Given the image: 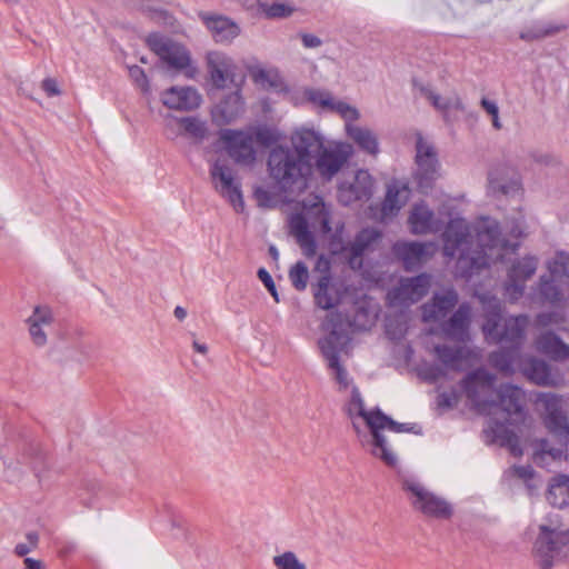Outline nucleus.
Returning a JSON list of instances; mask_svg holds the SVG:
<instances>
[{"label": "nucleus", "mask_w": 569, "mask_h": 569, "mask_svg": "<svg viewBox=\"0 0 569 569\" xmlns=\"http://www.w3.org/2000/svg\"><path fill=\"white\" fill-rule=\"evenodd\" d=\"M421 92L426 96V98L430 101V103L439 111L443 112L446 121H449V104L446 98H442L431 89L427 87L421 88Z\"/></svg>", "instance_id": "obj_48"}, {"label": "nucleus", "mask_w": 569, "mask_h": 569, "mask_svg": "<svg viewBox=\"0 0 569 569\" xmlns=\"http://www.w3.org/2000/svg\"><path fill=\"white\" fill-rule=\"evenodd\" d=\"M129 71H130V77L134 80L137 86L143 92H149L150 86H149V81H148V78H147L144 71L138 66L131 67Z\"/></svg>", "instance_id": "obj_52"}, {"label": "nucleus", "mask_w": 569, "mask_h": 569, "mask_svg": "<svg viewBox=\"0 0 569 569\" xmlns=\"http://www.w3.org/2000/svg\"><path fill=\"white\" fill-rule=\"evenodd\" d=\"M41 89L47 93L48 97L60 96L61 90L59 88V83L53 78H46L41 82Z\"/></svg>", "instance_id": "obj_55"}, {"label": "nucleus", "mask_w": 569, "mask_h": 569, "mask_svg": "<svg viewBox=\"0 0 569 569\" xmlns=\"http://www.w3.org/2000/svg\"><path fill=\"white\" fill-rule=\"evenodd\" d=\"M23 565L24 569H44V563L34 558H24Z\"/></svg>", "instance_id": "obj_58"}, {"label": "nucleus", "mask_w": 569, "mask_h": 569, "mask_svg": "<svg viewBox=\"0 0 569 569\" xmlns=\"http://www.w3.org/2000/svg\"><path fill=\"white\" fill-rule=\"evenodd\" d=\"M273 565L277 569H307L306 565L292 551H286L273 557Z\"/></svg>", "instance_id": "obj_45"}, {"label": "nucleus", "mask_w": 569, "mask_h": 569, "mask_svg": "<svg viewBox=\"0 0 569 569\" xmlns=\"http://www.w3.org/2000/svg\"><path fill=\"white\" fill-rule=\"evenodd\" d=\"M386 332H387L388 337H389L390 339H392V340L399 339V338L402 336V333H401V332H400L399 335H397L396 332L391 331V329H390V326H389V325L387 326V330H386Z\"/></svg>", "instance_id": "obj_64"}, {"label": "nucleus", "mask_w": 569, "mask_h": 569, "mask_svg": "<svg viewBox=\"0 0 569 569\" xmlns=\"http://www.w3.org/2000/svg\"><path fill=\"white\" fill-rule=\"evenodd\" d=\"M289 280L291 281L292 287L298 291L306 290L309 280V270L307 264L303 261L296 262L289 269Z\"/></svg>", "instance_id": "obj_43"}, {"label": "nucleus", "mask_w": 569, "mask_h": 569, "mask_svg": "<svg viewBox=\"0 0 569 569\" xmlns=\"http://www.w3.org/2000/svg\"><path fill=\"white\" fill-rule=\"evenodd\" d=\"M443 375L442 369L438 366H430L427 369V378L431 381L437 380Z\"/></svg>", "instance_id": "obj_60"}, {"label": "nucleus", "mask_w": 569, "mask_h": 569, "mask_svg": "<svg viewBox=\"0 0 569 569\" xmlns=\"http://www.w3.org/2000/svg\"><path fill=\"white\" fill-rule=\"evenodd\" d=\"M540 450L535 453L533 461L536 465L542 467L547 457H551L553 460L561 458L562 450L556 448H549L548 441L542 439L539 443Z\"/></svg>", "instance_id": "obj_47"}, {"label": "nucleus", "mask_w": 569, "mask_h": 569, "mask_svg": "<svg viewBox=\"0 0 569 569\" xmlns=\"http://www.w3.org/2000/svg\"><path fill=\"white\" fill-rule=\"evenodd\" d=\"M352 146L346 142H335L323 147L316 158V169L325 180H331L352 156Z\"/></svg>", "instance_id": "obj_15"}, {"label": "nucleus", "mask_w": 569, "mask_h": 569, "mask_svg": "<svg viewBox=\"0 0 569 569\" xmlns=\"http://www.w3.org/2000/svg\"><path fill=\"white\" fill-rule=\"evenodd\" d=\"M432 243L418 241H397L392 246V252L399 259L407 271L418 269L423 261L431 256Z\"/></svg>", "instance_id": "obj_22"}, {"label": "nucleus", "mask_w": 569, "mask_h": 569, "mask_svg": "<svg viewBox=\"0 0 569 569\" xmlns=\"http://www.w3.org/2000/svg\"><path fill=\"white\" fill-rule=\"evenodd\" d=\"M260 8L268 18H286L293 9L284 3L273 2L271 4L260 3Z\"/></svg>", "instance_id": "obj_49"}, {"label": "nucleus", "mask_w": 569, "mask_h": 569, "mask_svg": "<svg viewBox=\"0 0 569 569\" xmlns=\"http://www.w3.org/2000/svg\"><path fill=\"white\" fill-rule=\"evenodd\" d=\"M216 177H219L223 196L232 204L236 211H242L244 202L240 183L234 179L231 170L216 164Z\"/></svg>", "instance_id": "obj_33"}, {"label": "nucleus", "mask_w": 569, "mask_h": 569, "mask_svg": "<svg viewBox=\"0 0 569 569\" xmlns=\"http://www.w3.org/2000/svg\"><path fill=\"white\" fill-rule=\"evenodd\" d=\"M239 33L240 28L234 21L222 16H216V43H230Z\"/></svg>", "instance_id": "obj_42"}, {"label": "nucleus", "mask_w": 569, "mask_h": 569, "mask_svg": "<svg viewBox=\"0 0 569 569\" xmlns=\"http://www.w3.org/2000/svg\"><path fill=\"white\" fill-rule=\"evenodd\" d=\"M230 158L238 164L251 167L257 160V151L248 128L242 130L223 129L219 132Z\"/></svg>", "instance_id": "obj_12"}, {"label": "nucleus", "mask_w": 569, "mask_h": 569, "mask_svg": "<svg viewBox=\"0 0 569 569\" xmlns=\"http://www.w3.org/2000/svg\"><path fill=\"white\" fill-rule=\"evenodd\" d=\"M458 402V397L455 391H445L437 396V407L439 409L453 408Z\"/></svg>", "instance_id": "obj_54"}, {"label": "nucleus", "mask_w": 569, "mask_h": 569, "mask_svg": "<svg viewBox=\"0 0 569 569\" xmlns=\"http://www.w3.org/2000/svg\"><path fill=\"white\" fill-rule=\"evenodd\" d=\"M408 222L415 234L438 232L440 223L435 219L433 211L423 202L413 206Z\"/></svg>", "instance_id": "obj_29"}, {"label": "nucleus", "mask_w": 569, "mask_h": 569, "mask_svg": "<svg viewBox=\"0 0 569 569\" xmlns=\"http://www.w3.org/2000/svg\"><path fill=\"white\" fill-rule=\"evenodd\" d=\"M549 271L565 280L569 295V253L559 252L556 259L549 263Z\"/></svg>", "instance_id": "obj_44"}, {"label": "nucleus", "mask_w": 569, "mask_h": 569, "mask_svg": "<svg viewBox=\"0 0 569 569\" xmlns=\"http://www.w3.org/2000/svg\"><path fill=\"white\" fill-rule=\"evenodd\" d=\"M430 283L431 277L427 273L403 279L397 288L388 292V299L393 306H410L428 293Z\"/></svg>", "instance_id": "obj_17"}, {"label": "nucleus", "mask_w": 569, "mask_h": 569, "mask_svg": "<svg viewBox=\"0 0 569 569\" xmlns=\"http://www.w3.org/2000/svg\"><path fill=\"white\" fill-rule=\"evenodd\" d=\"M323 267V273L311 283L315 303L318 308L330 310L336 308L347 293V287L341 280L333 279L327 260L319 258L317 269Z\"/></svg>", "instance_id": "obj_10"}, {"label": "nucleus", "mask_w": 569, "mask_h": 569, "mask_svg": "<svg viewBox=\"0 0 569 569\" xmlns=\"http://www.w3.org/2000/svg\"><path fill=\"white\" fill-rule=\"evenodd\" d=\"M480 106L489 116H491V118L496 117V114H499V108L497 103L492 100L482 98L480 101Z\"/></svg>", "instance_id": "obj_57"}, {"label": "nucleus", "mask_w": 569, "mask_h": 569, "mask_svg": "<svg viewBox=\"0 0 569 569\" xmlns=\"http://www.w3.org/2000/svg\"><path fill=\"white\" fill-rule=\"evenodd\" d=\"M402 490L407 493L413 510L428 518L446 520L453 515V507L449 501L429 490L416 478L402 479Z\"/></svg>", "instance_id": "obj_8"}, {"label": "nucleus", "mask_w": 569, "mask_h": 569, "mask_svg": "<svg viewBox=\"0 0 569 569\" xmlns=\"http://www.w3.org/2000/svg\"><path fill=\"white\" fill-rule=\"evenodd\" d=\"M301 40L306 48H318L322 44L321 39L311 33H303Z\"/></svg>", "instance_id": "obj_56"}, {"label": "nucleus", "mask_w": 569, "mask_h": 569, "mask_svg": "<svg viewBox=\"0 0 569 569\" xmlns=\"http://www.w3.org/2000/svg\"><path fill=\"white\" fill-rule=\"evenodd\" d=\"M346 132L362 151L371 156H376L379 152L378 138L372 130L347 123Z\"/></svg>", "instance_id": "obj_35"}, {"label": "nucleus", "mask_w": 569, "mask_h": 569, "mask_svg": "<svg viewBox=\"0 0 569 569\" xmlns=\"http://www.w3.org/2000/svg\"><path fill=\"white\" fill-rule=\"evenodd\" d=\"M485 322L482 332L489 342L500 345V349L489 355L490 365L506 375H512L516 366L521 363V348L525 332L529 325L527 315L510 316L502 320L501 303L491 298L485 303Z\"/></svg>", "instance_id": "obj_3"}, {"label": "nucleus", "mask_w": 569, "mask_h": 569, "mask_svg": "<svg viewBox=\"0 0 569 569\" xmlns=\"http://www.w3.org/2000/svg\"><path fill=\"white\" fill-rule=\"evenodd\" d=\"M307 99L313 103L318 104L323 109H327L331 112L338 113L347 123H351L360 118V113L357 108L350 106L349 103L335 100L330 92L318 89H309L306 91Z\"/></svg>", "instance_id": "obj_24"}, {"label": "nucleus", "mask_w": 569, "mask_h": 569, "mask_svg": "<svg viewBox=\"0 0 569 569\" xmlns=\"http://www.w3.org/2000/svg\"><path fill=\"white\" fill-rule=\"evenodd\" d=\"M376 412H377V408H375L370 411L366 410L361 393H360L359 389L356 386H353L351 389V398L347 405V413L352 419L353 429L358 433L359 438H361L362 435H361L360 428H359L358 423L356 422L355 418L356 417L362 418L363 421L366 422V425L368 426V420H369L370 416L375 415Z\"/></svg>", "instance_id": "obj_39"}, {"label": "nucleus", "mask_w": 569, "mask_h": 569, "mask_svg": "<svg viewBox=\"0 0 569 569\" xmlns=\"http://www.w3.org/2000/svg\"><path fill=\"white\" fill-rule=\"evenodd\" d=\"M496 376L485 368L469 372L460 382L467 399L479 412H491L500 408L502 420L492 419L490 432L493 441L507 447L515 457L522 455L519 438L507 425H515L525 419L523 392L513 385L505 383L495 387Z\"/></svg>", "instance_id": "obj_1"}, {"label": "nucleus", "mask_w": 569, "mask_h": 569, "mask_svg": "<svg viewBox=\"0 0 569 569\" xmlns=\"http://www.w3.org/2000/svg\"><path fill=\"white\" fill-rule=\"evenodd\" d=\"M546 410L545 425L550 433L560 441L569 440V419L563 410L562 400L552 393H545L540 397Z\"/></svg>", "instance_id": "obj_18"}, {"label": "nucleus", "mask_w": 569, "mask_h": 569, "mask_svg": "<svg viewBox=\"0 0 569 569\" xmlns=\"http://www.w3.org/2000/svg\"><path fill=\"white\" fill-rule=\"evenodd\" d=\"M566 29L565 24L555 22L538 21L528 29L520 32V39L525 41L540 40L553 36Z\"/></svg>", "instance_id": "obj_40"}, {"label": "nucleus", "mask_w": 569, "mask_h": 569, "mask_svg": "<svg viewBox=\"0 0 569 569\" xmlns=\"http://www.w3.org/2000/svg\"><path fill=\"white\" fill-rule=\"evenodd\" d=\"M373 193V179L367 170H358L351 183L341 182L338 187V200L343 206L355 201L369 200Z\"/></svg>", "instance_id": "obj_20"}, {"label": "nucleus", "mask_w": 569, "mask_h": 569, "mask_svg": "<svg viewBox=\"0 0 569 569\" xmlns=\"http://www.w3.org/2000/svg\"><path fill=\"white\" fill-rule=\"evenodd\" d=\"M410 189L406 182L392 180L387 187V193L382 202V214H396L408 201Z\"/></svg>", "instance_id": "obj_30"}, {"label": "nucleus", "mask_w": 569, "mask_h": 569, "mask_svg": "<svg viewBox=\"0 0 569 569\" xmlns=\"http://www.w3.org/2000/svg\"><path fill=\"white\" fill-rule=\"evenodd\" d=\"M458 301L459 296L453 288L435 292L431 300L421 307L423 321H439L445 319L456 307Z\"/></svg>", "instance_id": "obj_23"}, {"label": "nucleus", "mask_w": 569, "mask_h": 569, "mask_svg": "<svg viewBox=\"0 0 569 569\" xmlns=\"http://www.w3.org/2000/svg\"><path fill=\"white\" fill-rule=\"evenodd\" d=\"M257 274H258V278L260 279V281L267 288V290L270 292V295L272 296L274 301L279 302L280 301L279 295H278V291H277V288H276V284H274V281H273L271 274L264 268H260L258 270Z\"/></svg>", "instance_id": "obj_51"}, {"label": "nucleus", "mask_w": 569, "mask_h": 569, "mask_svg": "<svg viewBox=\"0 0 569 569\" xmlns=\"http://www.w3.org/2000/svg\"><path fill=\"white\" fill-rule=\"evenodd\" d=\"M536 348L553 360L569 359V346L552 331L541 332L536 339Z\"/></svg>", "instance_id": "obj_32"}, {"label": "nucleus", "mask_w": 569, "mask_h": 569, "mask_svg": "<svg viewBox=\"0 0 569 569\" xmlns=\"http://www.w3.org/2000/svg\"><path fill=\"white\" fill-rule=\"evenodd\" d=\"M433 350L439 361L446 368L452 370H460L462 361L467 359L469 355V350L466 347L436 345Z\"/></svg>", "instance_id": "obj_36"}, {"label": "nucleus", "mask_w": 569, "mask_h": 569, "mask_svg": "<svg viewBox=\"0 0 569 569\" xmlns=\"http://www.w3.org/2000/svg\"><path fill=\"white\" fill-rule=\"evenodd\" d=\"M448 104H449V111L450 110L465 111V104L458 96L450 98L448 100Z\"/></svg>", "instance_id": "obj_59"}, {"label": "nucleus", "mask_w": 569, "mask_h": 569, "mask_svg": "<svg viewBox=\"0 0 569 569\" xmlns=\"http://www.w3.org/2000/svg\"><path fill=\"white\" fill-rule=\"evenodd\" d=\"M167 128H171V122H176L179 128V134L186 136L194 143L199 144L210 136V128L206 120L190 116V117H168Z\"/></svg>", "instance_id": "obj_27"}, {"label": "nucleus", "mask_w": 569, "mask_h": 569, "mask_svg": "<svg viewBox=\"0 0 569 569\" xmlns=\"http://www.w3.org/2000/svg\"><path fill=\"white\" fill-rule=\"evenodd\" d=\"M270 177L281 189H291L298 182H302L309 174L311 163L302 159V156L292 151L289 146H277L271 149L267 161Z\"/></svg>", "instance_id": "obj_6"}, {"label": "nucleus", "mask_w": 569, "mask_h": 569, "mask_svg": "<svg viewBox=\"0 0 569 569\" xmlns=\"http://www.w3.org/2000/svg\"><path fill=\"white\" fill-rule=\"evenodd\" d=\"M247 128L251 133L253 143L256 142L262 148H270L277 144L282 138L277 128L267 124L250 126Z\"/></svg>", "instance_id": "obj_41"}, {"label": "nucleus", "mask_w": 569, "mask_h": 569, "mask_svg": "<svg viewBox=\"0 0 569 569\" xmlns=\"http://www.w3.org/2000/svg\"><path fill=\"white\" fill-rule=\"evenodd\" d=\"M566 549L569 550V529L547 525L539 526L533 552L541 569H552L555 561Z\"/></svg>", "instance_id": "obj_9"}, {"label": "nucleus", "mask_w": 569, "mask_h": 569, "mask_svg": "<svg viewBox=\"0 0 569 569\" xmlns=\"http://www.w3.org/2000/svg\"><path fill=\"white\" fill-rule=\"evenodd\" d=\"M291 150L302 156V159L311 163L313 153H319L325 147V137L315 128H297L290 137Z\"/></svg>", "instance_id": "obj_21"}, {"label": "nucleus", "mask_w": 569, "mask_h": 569, "mask_svg": "<svg viewBox=\"0 0 569 569\" xmlns=\"http://www.w3.org/2000/svg\"><path fill=\"white\" fill-rule=\"evenodd\" d=\"M173 316L179 322H182L187 318L188 311L186 308L177 306L173 310Z\"/></svg>", "instance_id": "obj_62"}, {"label": "nucleus", "mask_w": 569, "mask_h": 569, "mask_svg": "<svg viewBox=\"0 0 569 569\" xmlns=\"http://www.w3.org/2000/svg\"><path fill=\"white\" fill-rule=\"evenodd\" d=\"M39 543V535L34 531L28 532L26 535V541L19 542L14 547V555L18 557H24L32 550L38 547Z\"/></svg>", "instance_id": "obj_50"}, {"label": "nucleus", "mask_w": 569, "mask_h": 569, "mask_svg": "<svg viewBox=\"0 0 569 569\" xmlns=\"http://www.w3.org/2000/svg\"><path fill=\"white\" fill-rule=\"evenodd\" d=\"M508 473L515 475L522 479L528 488L529 495L533 493L536 486L532 483L535 477V470L530 465L527 466H513Z\"/></svg>", "instance_id": "obj_46"}, {"label": "nucleus", "mask_w": 569, "mask_h": 569, "mask_svg": "<svg viewBox=\"0 0 569 569\" xmlns=\"http://www.w3.org/2000/svg\"><path fill=\"white\" fill-rule=\"evenodd\" d=\"M368 428L371 433V440L367 439V441L371 443V453L389 467H395L398 459L388 445L386 437L381 433V430L388 429L397 433H421V428L416 423L397 422L391 417L383 413L379 408H377V412L375 415L370 416L368 420Z\"/></svg>", "instance_id": "obj_7"}, {"label": "nucleus", "mask_w": 569, "mask_h": 569, "mask_svg": "<svg viewBox=\"0 0 569 569\" xmlns=\"http://www.w3.org/2000/svg\"><path fill=\"white\" fill-rule=\"evenodd\" d=\"M520 370L535 385L552 386L556 382V377L545 360L535 357L523 358L520 363Z\"/></svg>", "instance_id": "obj_28"}, {"label": "nucleus", "mask_w": 569, "mask_h": 569, "mask_svg": "<svg viewBox=\"0 0 569 569\" xmlns=\"http://www.w3.org/2000/svg\"><path fill=\"white\" fill-rule=\"evenodd\" d=\"M537 268L538 258L535 256L529 254L512 261L503 286V295L510 302H516L523 296L526 281L536 273Z\"/></svg>", "instance_id": "obj_13"}, {"label": "nucleus", "mask_w": 569, "mask_h": 569, "mask_svg": "<svg viewBox=\"0 0 569 569\" xmlns=\"http://www.w3.org/2000/svg\"><path fill=\"white\" fill-rule=\"evenodd\" d=\"M290 228L305 253L308 256L313 254L317 246L306 219L302 216L292 217L290 220Z\"/></svg>", "instance_id": "obj_38"}, {"label": "nucleus", "mask_w": 569, "mask_h": 569, "mask_svg": "<svg viewBox=\"0 0 569 569\" xmlns=\"http://www.w3.org/2000/svg\"><path fill=\"white\" fill-rule=\"evenodd\" d=\"M243 81L244 74L233 60L216 52V114L224 122L237 119L244 110L240 94Z\"/></svg>", "instance_id": "obj_4"}, {"label": "nucleus", "mask_w": 569, "mask_h": 569, "mask_svg": "<svg viewBox=\"0 0 569 569\" xmlns=\"http://www.w3.org/2000/svg\"><path fill=\"white\" fill-rule=\"evenodd\" d=\"M349 327L350 322L343 313L330 312L322 322V330L327 335L318 341L321 355L340 389H347L350 385L349 373L340 363V355L347 350L351 340Z\"/></svg>", "instance_id": "obj_5"}, {"label": "nucleus", "mask_w": 569, "mask_h": 569, "mask_svg": "<svg viewBox=\"0 0 569 569\" xmlns=\"http://www.w3.org/2000/svg\"><path fill=\"white\" fill-rule=\"evenodd\" d=\"M507 168L497 167L488 173V188L492 193L510 194L519 190L520 182L517 178H507Z\"/></svg>", "instance_id": "obj_34"}, {"label": "nucleus", "mask_w": 569, "mask_h": 569, "mask_svg": "<svg viewBox=\"0 0 569 569\" xmlns=\"http://www.w3.org/2000/svg\"><path fill=\"white\" fill-rule=\"evenodd\" d=\"M560 317L555 311L540 312L537 315L535 319V325L537 328H546L553 323H559Z\"/></svg>", "instance_id": "obj_53"}, {"label": "nucleus", "mask_w": 569, "mask_h": 569, "mask_svg": "<svg viewBox=\"0 0 569 569\" xmlns=\"http://www.w3.org/2000/svg\"><path fill=\"white\" fill-rule=\"evenodd\" d=\"M442 239L443 254L448 258L457 257V273L466 279L489 266L490 256L487 250L498 247L501 242L498 224L492 223L477 232L475 246L469 226L462 218L449 220Z\"/></svg>", "instance_id": "obj_2"}, {"label": "nucleus", "mask_w": 569, "mask_h": 569, "mask_svg": "<svg viewBox=\"0 0 569 569\" xmlns=\"http://www.w3.org/2000/svg\"><path fill=\"white\" fill-rule=\"evenodd\" d=\"M268 251H269V254L271 256V258H272L273 260H276V261H277V260L279 259V251H278V249L276 248V246L271 244V246L269 247Z\"/></svg>", "instance_id": "obj_63"}, {"label": "nucleus", "mask_w": 569, "mask_h": 569, "mask_svg": "<svg viewBox=\"0 0 569 569\" xmlns=\"http://www.w3.org/2000/svg\"><path fill=\"white\" fill-rule=\"evenodd\" d=\"M192 348L196 352L203 355V356L208 355V352H209V346L199 341L198 339H193Z\"/></svg>", "instance_id": "obj_61"}, {"label": "nucleus", "mask_w": 569, "mask_h": 569, "mask_svg": "<svg viewBox=\"0 0 569 569\" xmlns=\"http://www.w3.org/2000/svg\"><path fill=\"white\" fill-rule=\"evenodd\" d=\"M381 233L373 228H365L360 230L352 242H350L345 250L349 252V262L352 268L362 266V257L363 254L372 249L373 243H376Z\"/></svg>", "instance_id": "obj_26"}, {"label": "nucleus", "mask_w": 569, "mask_h": 569, "mask_svg": "<svg viewBox=\"0 0 569 569\" xmlns=\"http://www.w3.org/2000/svg\"><path fill=\"white\" fill-rule=\"evenodd\" d=\"M162 104L174 111H192L202 103V97L192 87L173 86L163 90L160 94Z\"/></svg>", "instance_id": "obj_19"}, {"label": "nucleus", "mask_w": 569, "mask_h": 569, "mask_svg": "<svg viewBox=\"0 0 569 569\" xmlns=\"http://www.w3.org/2000/svg\"><path fill=\"white\" fill-rule=\"evenodd\" d=\"M470 323L471 307L468 302H462L451 317L441 325V330L446 338L457 342H466L469 340Z\"/></svg>", "instance_id": "obj_25"}, {"label": "nucleus", "mask_w": 569, "mask_h": 569, "mask_svg": "<svg viewBox=\"0 0 569 569\" xmlns=\"http://www.w3.org/2000/svg\"><path fill=\"white\" fill-rule=\"evenodd\" d=\"M538 291L542 302L556 306L563 301L567 287L563 279L550 272L539 278Z\"/></svg>", "instance_id": "obj_31"}, {"label": "nucleus", "mask_w": 569, "mask_h": 569, "mask_svg": "<svg viewBox=\"0 0 569 569\" xmlns=\"http://www.w3.org/2000/svg\"><path fill=\"white\" fill-rule=\"evenodd\" d=\"M147 43L169 67L184 71L189 78L197 74V69L192 66L188 51L179 43L158 33L150 34L147 38Z\"/></svg>", "instance_id": "obj_11"}, {"label": "nucleus", "mask_w": 569, "mask_h": 569, "mask_svg": "<svg viewBox=\"0 0 569 569\" xmlns=\"http://www.w3.org/2000/svg\"><path fill=\"white\" fill-rule=\"evenodd\" d=\"M415 179L421 192H427L439 176V162L435 148L419 134L416 142Z\"/></svg>", "instance_id": "obj_14"}, {"label": "nucleus", "mask_w": 569, "mask_h": 569, "mask_svg": "<svg viewBox=\"0 0 569 569\" xmlns=\"http://www.w3.org/2000/svg\"><path fill=\"white\" fill-rule=\"evenodd\" d=\"M547 500L556 508L569 505V476L558 475L549 485Z\"/></svg>", "instance_id": "obj_37"}, {"label": "nucleus", "mask_w": 569, "mask_h": 569, "mask_svg": "<svg viewBox=\"0 0 569 569\" xmlns=\"http://www.w3.org/2000/svg\"><path fill=\"white\" fill-rule=\"evenodd\" d=\"M31 343L36 348H44L53 330L54 316L49 306L37 305L24 319Z\"/></svg>", "instance_id": "obj_16"}]
</instances>
